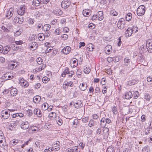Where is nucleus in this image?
<instances>
[{
	"mask_svg": "<svg viewBox=\"0 0 152 152\" xmlns=\"http://www.w3.org/2000/svg\"><path fill=\"white\" fill-rule=\"evenodd\" d=\"M48 108V104L47 103H44L42 106V109L44 110H45Z\"/></svg>",
	"mask_w": 152,
	"mask_h": 152,
	"instance_id": "nucleus-35",
	"label": "nucleus"
},
{
	"mask_svg": "<svg viewBox=\"0 0 152 152\" xmlns=\"http://www.w3.org/2000/svg\"><path fill=\"white\" fill-rule=\"evenodd\" d=\"M134 98L136 99L139 97V92L138 91H136L134 92L133 94Z\"/></svg>",
	"mask_w": 152,
	"mask_h": 152,
	"instance_id": "nucleus-48",
	"label": "nucleus"
},
{
	"mask_svg": "<svg viewBox=\"0 0 152 152\" xmlns=\"http://www.w3.org/2000/svg\"><path fill=\"white\" fill-rule=\"evenodd\" d=\"M121 21L120 20L118 23V28L120 29H122L124 28V24H121L120 23Z\"/></svg>",
	"mask_w": 152,
	"mask_h": 152,
	"instance_id": "nucleus-53",
	"label": "nucleus"
},
{
	"mask_svg": "<svg viewBox=\"0 0 152 152\" xmlns=\"http://www.w3.org/2000/svg\"><path fill=\"white\" fill-rule=\"evenodd\" d=\"M10 47L8 45L5 46L3 49V51L2 53L4 54L7 53L10 50Z\"/></svg>",
	"mask_w": 152,
	"mask_h": 152,
	"instance_id": "nucleus-14",
	"label": "nucleus"
},
{
	"mask_svg": "<svg viewBox=\"0 0 152 152\" xmlns=\"http://www.w3.org/2000/svg\"><path fill=\"white\" fill-rule=\"evenodd\" d=\"M83 69V72L85 73L88 74L89 73L91 70L89 68L87 67L86 66H84Z\"/></svg>",
	"mask_w": 152,
	"mask_h": 152,
	"instance_id": "nucleus-34",
	"label": "nucleus"
},
{
	"mask_svg": "<svg viewBox=\"0 0 152 152\" xmlns=\"http://www.w3.org/2000/svg\"><path fill=\"white\" fill-rule=\"evenodd\" d=\"M144 98L147 101H149L150 99V96L148 94L146 93L144 95Z\"/></svg>",
	"mask_w": 152,
	"mask_h": 152,
	"instance_id": "nucleus-49",
	"label": "nucleus"
},
{
	"mask_svg": "<svg viewBox=\"0 0 152 152\" xmlns=\"http://www.w3.org/2000/svg\"><path fill=\"white\" fill-rule=\"evenodd\" d=\"M53 12L54 14L57 15H61L62 13V12L60 10L58 9L55 10Z\"/></svg>",
	"mask_w": 152,
	"mask_h": 152,
	"instance_id": "nucleus-25",
	"label": "nucleus"
},
{
	"mask_svg": "<svg viewBox=\"0 0 152 152\" xmlns=\"http://www.w3.org/2000/svg\"><path fill=\"white\" fill-rule=\"evenodd\" d=\"M56 120L57 123L59 125L61 126L63 123V121L62 120L59 118H57L56 119Z\"/></svg>",
	"mask_w": 152,
	"mask_h": 152,
	"instance_id": "nucleus-33",
	"label": "nucleus"
},
{
	"mask_svg": "<svg viewBox=\"0 0 152 152\" xmlns=\"http://www.w3.org/2000/svg\"><path fill=\"white\" fill-rule=\"evenodd\" d=\"M60 148V142L57 141L56 143L54 144L51 149L52 151H56L59 150Z\"/></svg>",
	"mask_w": 152,
	"mask_h": 152,
	"instance_id": "nucleus-5",
	"label": "nucleus"
},
{
	"mask_svg": "<svg viewBox=\"0 0 152 152\" xmlns=\"http://www.w3.org/2000/svg\"><path fill=\"white\" fill-rule=\"evenodd\" d=\"M1 118L3 119H7L10 116V112L5 110H3L1 114Z\"/></svg>",
	"mask_w": 152,
	"mask_h": 152,
	"instance_id": "nucleus-7",
	"label": "nucleus"
},
{
	"mask_svg": "<svg viewBox=\"0 0 152 152\" xmlns=\"http://www.w3.org/2000/svg\"><path fill=\"white\" fill-rule=\"evenodd\" d=\"M0 134H1L0 135V145H4L3 144H2L3 142V140L4 139V135L2 133V132L1 130H0Z\"/></svg>",
	"mask_w": 152,
	"mask_h": 152,
	"instance_id": "nucleus-22",
	"label": "nucleus"
},
{
	"mask_svg": "<svg viewBox=\"0 0 152 152\" xmlns=\"http://www.w3.org/2000/svg\"><path fill=\"white\" fill-rule=\"evenodd\" d=\"M124 94L125 97L126 99H130L133 96L132 94L131 91L126 92Z\"/></svg>",
	"mask_w": 152,
	"mask_h": 152,
	"instance_id": "nucleus-13",
	"label": "nucleus"
},
{
	"mask_svg": "<svg viewBox=\"0 0 152 152\" xmlns=\"http://www.w3.org/2000/svg\"><path fill=\"white\" fill-rule=\"evenodd\" d=\"M31 130L34 132H36L38 130V128L35 126H32L31 127Z\"/></svg>",
	"mask_w": 152,
	"mask_h": 152,
	"instance_id": "nucleus-58",
	"label": "nucleus"
},
{
	"mask_svg": "<svg viewBox=\"0 0 152 152\" xmlns=\"http://www.w3.org/2000/svg\"><path fill=\"white\" fill-rule=\"evenodd\" d=\"M110 14L111 15H113L114 16H117L118 14V12L114 10H111L110 11Z\"/></svg>",
	"mask_w": 152,
	"mask_h": 152,
	"instance_id": "nucleus-46",
	"label": "nucleus"
},
{
	"mask_svg": "<svg viewBox=\"0 0 152 152\" xmlns=\"http://www.w3.org/2000/svg\"><path fill=\"white\" fill-rule=\"evenodd\" d=\"M142 151L143 152H149L150 151V148L148 145H147L142 149Z\"/></svg>",
	"mask_w": 152,
	"mask_h": 152,
	"instance_id": "nucleus-39",
	"label": "nucleus"
},
{
	"mask_svg": "<svg viewBox=\"0 0 152 152\" xmlns=\"http://www.w3.org/2000/svg\"><path fill=\"white\" fill-rule=\"evenodd\" d=\"M71 5V2L69 0H64L61 3V5L63 8L66 9Z\"/></svg>",
	"mask_w": 152,
	"mask_h": 152,
	"instance_id": "nucleus-4",
	"label": "nucleus"
},
{
	"mask_svg": "<svg viewBox=\"0 0 152 152\" xmlns=\"http://www.w3.org/2000/svg\"><path fill=\"white\" fill-rule=\"evenodd\" d=\"M31 139H30L28 141H26V142H24L22 144V145H20L21 147L22 148H23L26 145H27L28 144L29 141H30L31 140Z\"/></svg>",
	"mask_w": 152,
	"mask_h": 152,
	"instance_id": "nucleus-47",
	"label": "nucleus"
},
{
	"mask_svg": "<svg viewBox=\"0 0 152 152\" xmlns=\"http://www.w3.org/2000/svg\"><path fill=\"white\" fill-rule=\"evenodd\" d=\"M112 110L114 114H116L118 112L117 108L115 106H113L112 107Z\"/></svg>",
	"mask_w": 152,
	"mask_h": 152,
	"instance_id": "nucleus-42",
	"label": "nucleus"
},
{
	"mask_svg": "<svg viewBox=\"0 0 152 152\" xmlns=\"http://www.w3.org/2000/svg\"><path fill=\"white\" fill-rule=\"evenodd\" d=\"M106 118H103L100 121V125L102 127H105L106 124Z\"/></svg>",
	"mask_w": 152,
	"mask_h": 152,
	"instance_id": "nucleus-21",
	"label": "nucleus"
},
{
	"mask_svg": "<svg viewBox=\"0 0 152 152\" xmlns=\"http://www.w3.org/2000/svg\"><path fill=\"white\" fill-rule=\"evenodd\" d=\"M150 131V127H148L147 129H145V134L146 135H147L148 134L149 132Z\"/></svg>",
	"mask_w": 152,
	"mask_h": 152,
	"instance_id": "nucleus-57",
	"label": "nucleus"
},
{
	"mask_svg": "<svg viewBox=\"0 0 152 152\" xmlns=\"http://www.w3.org/2000/svg\"><path fill=\"white\" fill-rule=\"evenodd\" d=\"M132 18V15L131 13H129L127 14L126 17V20L127 21H129Z\"/></svg>",
	"mask_w": 152,
	"mask_h": 152,
	"instance_id": "nucleus-31",
	"label": "nucleus"
},
{
	"mask_svg": "<svg viewBox=\"0 0 152 152\" xmlns=\"http://www.w3.org/2000/svg\"><path fill=\"white\" fill-rule=\"evenodd\" d=\"M15 128V124L14 123H10L9 126V129L10 130H14Z\"/></svg>",
	"mask_w": 152,
	"mask_h": 152,
	"instance_id": "nucleus-24",
	"label": "nucleus"
},
{
	"mask_svg": "<svg viewBox=\"0 0 152 152\" xmlns=\"http://www.w3.org/2000/svg\"><path fill=\"white\" fill-rule=\"evenodd\" d=\"M78 64L77 60L76 59H75L74 60H72V62L71 63V66L73 67H76Z\"/></svg>",
	"mask_w": 152,
	"mask_h": 152,
	"instance_id": "nucleus-23",
	"label": "nucleus"
},
{
	"mask_svg": "<svg viewBox=\"0 0 152 152\" xmlns=\"http://www.w3.org/2000/svg\"><path fill=\"white\" fill-rule=\"evenodd\" d=\"M98 20H102L104 18L103 12L102 11H99L96 14Z\"/></svg>",
	"mask_w": 152,
	"mask_h": 152,
	"instance_id": "nucleus-12",
	"label": "nucleus"
},
{
	"mask_svg": "<svg viewBox=\"0 0 152 152\" xmlns=\"http://www.w3.org/2000/svg\"><path fill=\"white\" fill-rule=\"evenodd\" d=\"M22 33V30L20 29L19 30L15 31L14 33V36L15 37H17L20 35Z\"/></svg>",
	"mask_w": 152,
	"mask_h": 152,
	"instance_id": "nucleus-32",
	"label": "nucleus"
},
{
	"mask_svg": "<svg viewBox=\"0 0 152 152\" xmlns=\"http://www.w3.org/2000/svg\"><path fill=\"white\" fill-rule=\"evenodd\" d=\"M82 104L80 101H78L75 104V107L76 108H78L81 106Z\"/></svg>",
	"mask_w": 152,
	"mask_h": 152,
	"instance_id": "nucleus-41",
	"label": "nucleus"
},
{
	"mask_svg": "<svg viewBox=\"0 0 152 152\" xmlns=\"http://www.w3.org/2000/svg\"><path fill=\"white\" fill-rule=\"evenodd\" d=\"M18 14L21 15H23L25 12V8L23 6L19 7L18 10Z\"/></svg>",
	"mask_w": 152,
	"mask_h": 152,
	"instance_id": "nucleus-11",
	"label": "nucleus"
},
{
	"mask_svg": "<svg viewBox=\"0 0 152 152\" xmlns=\"http://www.w3.org/2000/svg\"><path fill=\"white\" fill-rule=\"evenodd\" d=\"M56 114L54 112H52L50 113L49 115V117L50 118H56Z\"/></svg>",
	"mask_w": 152,
	"mask_h": 152,
	"instance_id": "nucleus-40",
	"label": "nucleus"
},
{
	"mask_svg": "<svg viewBox=\"0 0 152 152\" xmlns=\"http://www.w3.org/2000/svg\"><path fill=\"white\" fill-rule=\"evenodd\" d=\"M77 148L76 147H75L72 148L71 149H67V152H75L77 151Z\"/></svg>",
	"mask_w": 152,
	"mask_h": 152,
	"instance_id": "nucleus-30",
	"label": "nucleus"
},
{
	"mask_svg": "<svg viewBox=\"0 0 152 152\" xmlns=\"http://www.w3.org/2000/svg\"><path fill=\"white\" fill-rule=\"evenodd\" d=\"M15 64H12L9 65V68L10 69H14L16 66H15Z\"/></svg>",
	"mask_w": 152,
	"mask_h": 152,
	"instance_id": "nucleus-55",
	"label": "nucleus"
},
{
	"mask_svg": "<svg viewBox=\"0 0 152 152\" xmlns=\"http://www.w3.org/2000/svg\"><path fill=\"white\" fill-rule=\"evenodd\" d=\"M115 149L112 146L108 147L106 151V152H114Z\"/></svg>",
	"mask_w": 152,
	"mask_h": 152,
	"instance_id": "nucleus-27",
	"label": "nucleus"
},
{
	"mask_svg": "<svg viewBox=\"0 0 152 152\" xmlns=\"http://www.w3.org/2000/svg\"><path fill=\"white\" fill-rule=\"evenodd\" d=\"M145 7L144 5L140 6L137 10V14L139 16L143 15L145 12Z\"/></svg>",
	"mask_w": 152,
	"mask_h": 152,
	"instance_id": "nucleus-3",
	"label": "nucleus"
},
{
	"mask_svg": "<svg viewBox=\"0 0 152 152\" xmlns=\"http://www.w3.org/2000/svg\"><path fill=\"white\" fill-rule=\"evenodd\" d=\"M48 78L46 77H44L42 79V80L43 83H46L48 81Z\"/></svg>",
	"mask_w": 152,
	"mask_h": 152,
	"instance_id": "nucleus-60",
	"label": "nucleus"
},
{
	"mask_svg": "<svg viewBox=\"0 0 152 152\" xmlns=\"http://www.w3.org/2000/svg\"><path fill=\"white\" fill-rule=\"evenodd\" d=\"M14 20L15 23L21 24L23 22V20L22 18L16 17L15 18Z\"/></svg>",
	"mask_w": 152,
	"mask_h": 152,
	"instance_id": "nucleus-18",
	"label": "nucleus"
},
{
	"mask_svg": "<svg viewBox=\"0 0 152 152\" xmlns=\"http://www.w3.org/2000/svg\"><path fill=\"white\" fill-rule=\"evenodd\" d=\"M94 121L92 119H91L89 121L88 126L90 127L94 126Z\"/></svg>",
	"mask_w": 152,
	"mask_h": 152,
	"instance_id": "nucleus-38",
	"label": "nucleus"
},
{
	"mask_svg": "<svg viewBox=\"0 0 152 152\" xmlns=\"http://www.w3.org/2000/svg\"><path fill=\"white\" fill-rule=\"evenodd\" d=\"M34 114L37 115L39 117L41 116L42 115L41 111L37 109H35L34 110Z\"/></svg>",
	"mask_w": 152,
	"mask_h": 152,
	"instance_id": "nucleus-15",
	"label": "nucleus"
},
{
	"mask_svg": "<svg viewBox=\"0 0 152 152\" xmlns=\"http://www.w3.org/2000/svg\"><path fill=\"white\" fill-rule=\"evenodd\" d=\"M28 23L29 24H32L34 22V20L33 19L31 18H28L27 19Z\"/></svg>",
	"mask_w": 152,
	"mask_h": 152,
	"instance_id": "nucleus-44",
	"label": "nucleus"
},
{
	"mask_svg": "<svg viewBox=\"0 0 152 152\" xmlns=\"http://www.w3.org/2000/svg\"><path fill=\"white\" fill-rule=\"evenodd\" d=\"M29 126V123L27 121H23L20 125L21 128L23 129H26Z\"/></svg>",
	"mask_w": 152,
	"mask_h": 152,
	"instance_id": "nucleus-9",
	"label": "nucleus"
},
{
	"mask_svg": "<svg viewBox=\"0 0 152 152\" xmlns=\"http://www.w3.org/2000/svg\"><path fill=\"white\" fill-rule=\"evenodd\" d=\"M120 60V58L118 57H115L113 58V61L115 62H118Z\"/></svg>",
	"mask_w": 152,
	"mask_h": 152,
	"instance_id": "nucleus-61",
	"label": "nucleus"
},
{
	"mask_svg": "<svg viewBox=\"0 0 152 152\" xmlns=\"http://www.w3.org/2000/svg\"><path fill=\"white\" fill-rule=\"evenodd\" d=\"M90 10H83V15L85 16H87L88 15H89L90 14Z\"/></svg>",
	"mask_w": 152,
	"mask_h": 152,
	"instance_id": "nucleus-37",
	"label": "nucleus"
},
{
	"mask_svg": "<svg viewBox=\"0 0 152 152\" xmlns=\"http://www.w3.org/2000/svg\"><path fill=\"white\" fill-rule=\"evenodd\" d=\"M71 50V48L69 46L64 47L61 50V52L64 54H69Z\"/></svg>",
	"mask_w": 152,
	"mask_h": 152,
	"instance_id": "nucleus-8",
	"label": "nucleus"
},
{
	"mask_svg": "<svg viewBox=\"0 0 152 152\" xmlns=\"http://www.w3.org/2000/svg\"><path fill=\"white\" fill-rule=\"evenodd\" d=\"M88 27L91 29H94L95 27V26L94 24L91 23L89 24Z\"/></svg>",
	"mask_w": 152,
	"mask_h": 152,
	"instance_id": "nucleus-56",
	"label": "nucleus"
},
{
	"mask_svg": "<svg viewBox=\"0 0 152 152\" xmlns=\"http://www.w3.org/2000/svg\"><path fill=\"white\" fill-rule=\"evenodd\" d=\"M51 27L50 25V24H46L43 27V28L44 31H48Z\"/></svg>",
	"mask_w": 152,
	"mask_h": 152,
	"instance_id": "nucleus-28",
	"label": "nucleus"
},
{
	"mask_svg": "<svg viewBox=\"0 0 152 152\" xmlns=\"http://www.w3.org/2000/svg\"><path fill=\"white\" fill-rule=\"evenodd\" d=\"M145 46L144 45L141 46L140 48V50L141 53H144L145 51Z\"/></svg>",
	"mask_w": 152,
	"mask_h": 152,
	"instance_id": "nucleus-54",
	"label": "nucleus"
},
{
	"mask_svg": "<svg viewBox=\"0 0 152 152\" xmlns=\"http://www.w3.org/2000/svg\"><path fill=\"white\" fill-rule=\"evenodd\" d=\"M88 46L89 47V48L88 47L87 48L89 49V50L90 51H93V49H94V48L92 47L93 45L91 44H89Z\"/></svg>",
	"mask_w": 152,
	"mask_h": 152,
	"instance_id": "nucleus-51",
	"label": "nucleus"
},
{
	"mask_svg": "<svg viewBox=\"0 0 152 152\" xmlns=\"http://www.w3.org/2000/svg\"><path fill=\"white\" fill-rule=\"evenodd\" d=\"M109 130L107 127H103V132L104 134L107 135L109 134Z\"/></svg>",
	"mask_w": 152,
	"mask_h": 152,
	"instance_id": "nucleus-36",
	"label": "nucleus"
},
{
	"mask_svg": "<svg viewBox=\"0 0 152 152\" xmlns=\"http://www.w3.org/2000/svg\"><path fill=\"white\" fill-rule=\"evenodd\" d=\"M43 34L42 33H39L38 34V36L40 41H42L44 40V37H43Z\"/></svg>",
	"mask_w": 152,
	"mask_h": 152,
	"instance_id": "nucleus-45",
	"label": "nucleus"
},
{
	"mask_svg": "<svg viewBox=\"0 0 152 152\" xmlns=\"http://www.w3.org/2000/svg\"><path fill=\"white\" fill-rule=\"evenodd\" d=\"M33 100L35 103H37L41 100V97L39 95L36 96L34 97Z\"/></svg>",
	"mask_w": 152,
	"mask_h": 152,
	"instance_id": "nucleus-17",
	"label": "nucleus"
},
{
	"mask_svg": "<svg viewBox=\"0 0 152 152\" xmlns=\"http://www.w3.org/2000/svg\"><path fill=\"white\" fill-rule=\"evenodd\" d=\"M57 20L56 19H54L52 21L50 24L52 25H55L57 23Z\"/></svg>",
	"mask_w": 152,
	"mask_h": 152,
	"instance_id": "nucleus-63",
	"label": "nucleus"
},
{
	"mask_svg": "<svg viewBox=\"0 0 152 152\" xmlns=\"http://www.w3.org/2000/svg\"><path fill=\"white\" fill-rule=\"evenodd\" d=\"M30 44L29 45L30 48L32 50H34L36 49L37 46H34L33 45H30Z\"/></svg>",
	"mask_w": 152,
	"mask_h": 152,
	"instance_id": "nucleus-59",
	"label": "nucleus"
},
{
	"mask_svg": "<svg viewBox=\"0 0 152 152\" xmlns=\"http://www.w3.org/2000/svg\"><path fill=\"white\" fill-rule=\"evenodd\" d=\"M89 120V118L88 117H86L82 118V121L83 123H87Z\"/></svg>",
	"mask_w": 152,
	"mask_h": 152,
	"instance_id": "nucleus-43",
	"label": "nucleus"
},
{
	"mask_svg": "<svg viewBox=\"0 0 152 152\" xmlns=\"http://www.w3.org/2000/svg\"><path fill=\"white\" fill-rule=\"evenodd\" d=\"M87 84L86 83H82L80 86L79 87L80 89L83 91H85L87 88Z\"/></svg>",
	"mask_w": 152,
	"mask_h": 152,
	"instance_id": "nucleus-20",
	"label": "nucleus"
},
{
	"mask_svg": "<svg viewBox=\"0 0 152 152\" xmlns=\"http://www.w3.org/2000/svg\"><path fill=\"white\" fill-rule=\"evenodd\" d=\"M26 113L29 116H31L33 114V112L32 110L28 109L26 111Z\"/></svg>",
	"mask_w": 152,
	"mask_h": 152,
	"instance_id": "nucleus-52",
	"label": "nucleus"
},
{
	"mask_svg": "<svg viewBox=\"0 0 152 152\" xmlns=\"http://www.w3.org/2000/svg\"><path fill=\"white\" fill-rule=\"evenodd\" d=\"M112 46L110 45L107 46L105 48V51L106 53L108 54H110V51L112 50Z\"/></svg>",
	"mask_w": 152,
	"mask_h": 152,
	"instance_id": "nucleus-19",
	"label": "nucleus"
},
{
	"mask_svg": "<svg viewBox=\"0 0 152 152\" xmlns=\"http://www.w3.org/2000/svg\"><path fill=\"white\" fill-rule=\"evenodd\" d=\"M61 37L64 40H66L68 38V35L66 34L62 35Z\"/></svg>",
	"mask_w": 152,
	"mask_h": 152,
	"instance_id": "nucleus-64",
	"label": "nucleus"
},
{
	"mask_svg": "<svg viewBox=\"0 0 152 152\" xmlns=\"http://www.w3.org/2000/svg\"><path fill=\"white\" fill-rule=\"evenodd\" d=\"M12 11V9H10L7 12V14L6 15V17H9L8 18H10L13 15Z\"/></svg>",
	"mask_w": 152,
	"mask_h": 152,
	"instance_id": "nucleus-29",
	"label": "nucleus"
},
{
	"mask_svg": "<svg viewBox=\"0 0 152 152\" xmlns=\"http://www.w3.org/2000/svg\"><path fill=\"white\" fill-rule=\"evenodd\" d=\"M40 0H33L32 3L33 5L35 6H38L40 4Z\"/></svg>",
	"mask_w": 152,
	"mask_h": 152,
	"instance_id": "nucleus-26",
	"label": "nucleus"
},
{
	"mask_svg": "<svg viewBox=\"0 0 152 152\" xmlns=\"http://www.w3.org/2000/svg\"><path fill=\"white\" fill-rule=\"evenodd\" d=\"M69 72H70L69 68L67 67H66L61 75V76L63 77H65L66 75L69 74Z\"/></svg>",
	"mask_w": 152,
	"mask_h": 152,
	"instance_id": "nucleus-16",
	"label": "nucleus"
},
{
	"mask_svg": "<svg viewBox=\"0 0 152 152\" xmlns=\"http://www.w3.org/2000/svg\"><path fill=\"white\" fill-rule=\"evenodd\" d=\"M20 83L22 87L25 88L27 87L29 85L28 82L26 80H24L23 78H22L20 80Z\"/></svg>",
	"mask_w": 152,
	"mask_h": 152,
	"instance_id": "nucleus-10",
	"label": "nucleus"
},
{
	"mask_svg": "<svg viewBox=\"0 0 152 152\" xmlns=\"http://www.w3.org/2000/svg\"><path fill=\"white\" fill-rule=\"evenodd\" d=\"M132 63L131 62L130 59L128 57L125 58L124 60V64L123 66L124 69L127 72L131 71L133 68L131 66Z\"/></svg>",
	"mask_w": 152,
	"mask_h": 152,
	"instance_id": "nucleus-1",
	"label": "nucleus"
},
{
	"mask_svg": "<svg viewBox=\"0 0 152 152\" xmlns=\"http://www.w3.org/2000/svg\"><path fill=\"white\" fill-rule=\"evenodd\" d=\"M37 61L39 64H41L42 63V60L39 57L37 59Z\"/></svg>",
	"mask_w": 152,
	"mask_h": 152,
	"instance_id": "nucleus-50",
	"label": "nucleus"
},
{
	"mask_svg": "<svg viewBox=\"0 0 152 152\" xmlns=\"http://www.w3.org/2000/svg\"><path fill=\"white\" fill-rule=\"evenodd\" d=\"M134 29H136V31L134 32L135 33H136L138 31V29L137 27L134 28H130L129 27L128 28L126 31V36L129 37L131 36L132 34L134 32Z\"/></svg>",
	"mask_w": 152,
	"mask_h": 152,
	"instance_id": "nucleus-2",
	"label": "nucleus"
},
{
	"mask_svg": "<svg viewBox=\"0 0 152 152\" xmlns=\"http://www.w3.org/2000/svg\"><path fill=\"white\" fill-rule=\"evenodd\" d=\"M9 89V90L10 91V94L11 96L14 97L18 94V90L16 88L12 87L11 88H10Z\"/></svg>",
	"mask_w": 152,
	"mask_h": 152,
	"instance_id": "nucleus-6",
	"label": "nucleus"
},
{
	"mask_svg": "<svg viewBox=\"0 0 152 152\" xmlns=\"http://www.w3.org/2000/svg\"><path fill=\"white\" fill-rule=\"evenodd\" d=\"M91 20H98L97 17L96 15H93L91 18Z\"/></svg>",
	"mask_w": 152,
	"mask_h": 152,
	"instance_id": "nucleus-62",
	"label": "nucleus"
}]
</instances>
